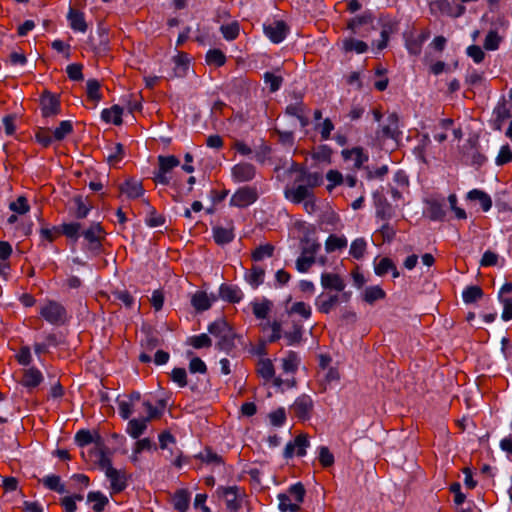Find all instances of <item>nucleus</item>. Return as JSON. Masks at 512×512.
<instances>
[{
	"label": "nucleus",
	"instance_id": "44",
	"mask_svg": "<svg viewBox=\"0 0 512 512\" xmlns=\"http://www.w3.org/2000/svg\"><path fill=\"white\" fill-rule=\"evenodd\" d=\"M186 344L194 349L209 348L212 346V340L207 334L202 333L188 337Z\"/></svg>",
	"mask_w": 512,
	"mask_h": 512
},
{
	"label": "nucleus",
	"instance_id": "37",
	"mask_svg": "<svg viewBox=\"0 0 512 512\" xmlns=\"http://www.w3.org/2000/svg\"><path fill=\"white\" fill-rule=\"evenodd\" d=\"M264 83L269 87L271 93L277 92L283 83V76L278 69L275 72H265L263 75Z\"/></svg>",
	"mask_w": 512,
	"mask_h": 512
},
{
	"label": "nucleus",
	"instance_id": "45",
	"mask_svg": "<svg viewBox=\"0 0 512 512\" xmlns=\"http://www.w3.org/2000/svg\"><path fill=\"white\" fill-rule=\"evenodd\" d=\"M483 296L482 289L477 285H471L466 287L462 292L463 301L466 304L475 303L480 300Z\"/></svg>",
	"mask_w": 512,
	"mask_h": 512
},
{
	"label": "nucleus",
	"instance_id": "48",
	"mask_svg": "<svg viewBox=\"0 0 512 512\" xmlns=\"http://www.w3.org/2000/svg\"><path fill=\"white\" fill-rule=\"evenodd\" d=\"M100 82L96 79H89L86 83V93L89 100L97 103L102 99Z\"/></svg>",
	"mask_w": 512,
	"mask_h": 512
},
{
	"label": "nucleus",
	"instance_id": "11",
	"mask_svg": "<svg viewBox=\"0 0 512 512\" xmlns=\"http://www.w3.org/2000/svg\"><path fill=\"white\" fill-rule=\"evenodd\" d=\"M313 407L314 403L312 398L307 394H302L294 401L293 405L291 406V411L296 418L302 421H306L311 418Z\"/></svg>",
	"mask_w": 512,
	"mask_h": 512
},
{
	"label": "nucleus",
	"instance_id": "41",
	"mask_svg": "<svg viewBox=\"0 0 512 512\" xmlns=\"http://www.w3.org/2000/svg\"><path fill=\"white\" fill-rule=\"evenodd\" d=\"M196 458L208 465L224 464L223 458L209 447H206L202 452L196 455Z\"/></svg>",
	"mask_w": 512,
	"mask_h": 512
},
{
	"label": "nucleus",
	"instance_id": "61",
	"mask_svg": "<svg viewBox=\"0 0 512 512\" xmlns=\"http://www.w3.org/2000/svg\"><path fill=\"white\" fill-rule=\"evenodd\" d=\"M102 234V228L99 224L91 225L83 232L84 238L91 244L98 243Z\"/></svg>",
	"mask_w": 512,
	"mask_h": 512
},
{
	"label": "nucleus",
	"instance_id": "38",
	"mask_svg": "<svg viewBox=\"0 0 512 512\" xmlns=\"http://www.w3.org/2000/svg\"><path fill=\"white\" fill-rule=\"evenodd\" d=\"M148 419H131L129 420L126 432L133 438L138 439L147 428Z\"/></svg>",
	"mask_w": 512,
	"mask_h": 512
},
{
	"label": "nucleus",
	"instance_id": "7",
	"mask_svg": "<svg viewBox=\"0 0 512 512\" xmlns=\"http://www.w3.org/2000/svg\"><path fill=\"white\" fill-rule=\"evenodd\" d=\"M180 165V160L174 155L158 156V170L154 172L153 180L161 185H168L170 177L168 174L177 166Z\"/></svg>",
	"mask_w": 512,
	"mask_h": 512
},
{
	"label": "nucleus",
	"instance_id": "34",
	"mask_svg": "<svg viewBox=\"0 0 512 512\" xmlns=\"http://www.w3.org/2000/svg\"><path fill=\"white\" fill-rule=\"evenodd\" d=\"M282 370L287 374H295L299 368L300 358L294 351H289L285 357L282 358Z\"/></svg>",
	"mask_w": 512,
	"mask_h": 512
},
{
	"label": "nucleus",
	"instance_id": "22",
	"mask_svg": "<svg viewBox=\"0 0 512 512\" xmlns=\"http://www.w3.org/2000/svg\"><path fill=\"white\" fill-rule=\"evenodd\" d=\"M373 18L371 14L365 13L360 16H356L348 23V28L353 34L362 35L363 32H368L372 27Z\"/></svg>",
	"mask_w": 512,
	"mask_h": 512
},
{
	"label": "nucleus",
	"instance_id": "47",
	"mask_svg": "<svg viewBox=\"0 0 512 512\" xmlns=\"http://www.w3.org/2000/svg\"><path fill=\"white\" fill-rule=\"evenodd\" d=\"M343 48L346 52L364 53L368 49V45L355 38H346L343 40Z\"/></svg>",
	"mask_w": 512,
	"mask_h": 512
},
{
	"label": "nucleus",
	"instance_id": "16",
	"mask_svg": "<svg viewBox=\"0 0 512 512\" xmlns=\"http://www.w3.org/2000/svg\"><path fill=\"white\" fill-rule=\"evenodd\" d=\"M498 298L502 304V319H512V283H505L499 291Z\"/></svg>",
	"mask_w": 512,
	"mask_h": 512
},
{
	"label": "nucleus",
	"instance_id": "51",
	"mask_svg": "<svg viewBox=\"0 0 512 512\" xmlns=\"http://www.w3.org/2000/svg\"><path fill=\"white\" fill-rule=\"evenodd\" d=\"M277 498L279 501L278 508L281 512H299L301 510V506L291 502V498L288 494L280 493Z\"/></svg>",
	"mask_w": 512,
	"mask_h": 512
},
{
	"label": "nucleus",
	"instance_id": "26",
	"mask_svg": "<svg viewBox=\"0 0 512 512\" xmlns=\"http://www.w3.org/2000/svg\"><path fill=\"white\" fill-rule=\"evenodd\" d=\"M213 238L218 245H226L233 241L234 227L232 224H229L228 227L215 226L212 229Z\"/></svg>",
	"mask_w": 512,
	"mask_h": 512
},
{
	"label": "nucleus",
	"instance_id": "54",
	"mask_svg": "<svg viewBox=\"0 0 512 512\" xmlns=\"http://www.w3.org/2000/svg\"><path fill=\"white\" fill-rule=\"evenodd\" d=\"M288 493H289V496L294 498V500H295L294 504H298L300 506L301 503L304 502L306 490H305L304 485L301 482L292 484L288 488Z\"/></svg>",
	"mask_w": 512,
	"mask_h": 512
},
{
	"label": "nucleus",
	"instance_id": "20",
	"mask_svg": "<svg viewBox=\"0 0 512 512\" xmlns=\"http://www.w3.org/2000/svg\"><path fill=\"white\" fill-rule=\"evenodd\" d=\"M430 37V31L428 29L422 30L417 35H410L406 38L405 46L408 52L412 55H419L422 50V45Z\"/></svg>",
	"mask_w": 512,
	"mask_h": 512
},
{
	"label": "nucleus",
	"instance_id": "19",
	"mask_svg": "<svg viewBox=\"0 0 512 512\" xmlns=\"http://www.w3.org/2000/svg\"><path fill=\"white\" fill-rule=\"evenodd\" d=\"M40 313L45 320H61L66 317L65 308L55 301H49L42 305Z\"/></svg>",
	"mask_w": 512,
	"mask_h": 512
},
{
	"label": "nucleus",
	"instance_id": "33",
	"mask_svg": "<svg viewBox=\"0 0 512 512\" xmlns=\"http://www.w3.org/2000/svg\"><path fill=\"white\" fill-rule=\"evenodd\" d=\"M385 296V291L379 285L367 286L362 292V299L368 304L382 300Z\"/></svg>",
	"mask_w": 512,
	"mask_h": 512
},
{
	"label": "nucleus",
	"instance_id": "21",
	"mask_svg": "<svg viewBox=\"0 0 512 512\" xmlns=\"http://www.w3.org/2000/svg\"><path fill=\"white\" fill-rule=\"evenodd\" d=\"M105 475L110 481V489L113 493H120L126 489L127 477L124 471L114 468Z\"/></svg>",
	"mask_w": 512,
	"mask_h": 512
},
{
	"label": "nucleus",
	"instance_id": "62",
	"mask_svg": "<svg viewBox=\"0 0 512 512\" xmlns=\"http://www.w3.org/2000/svg\"><path fill=\"white\" fill-rule=\"evenodd\" d=\"M493 114L495 115L496 121L498 122L497 129H500V125L503 121L511 117L509 108L505 102L498 103L494 108Z\"/></svg>",
	"mask_w": 512,
	"mask_h": 512
},
{
	"label": "nucleus",
	"instance_id": "52",
	"mask_svg": "<svg viewBox=\"0 0 512 512\" xmlns=\"http://www.w3.org/2000/svg\"><path fill=\"white\" fill-rule=\"evenodd\" d=\"M206 62L208 65H213L215 67H221L226 62V56L219 49H210L206 53Z\"/></svg>",
	"mask_w": 512,
	"mask_h": 512
},
{
	"label": "nucleus",
	"instance_id": "15",
	"mask_svg": "<svg viewBox=\"0 0 512 512\" xmlns=\"http://www.w3.org/2000/svg\"><path fill=\"white\" fill-rule=\"evenodd\" d=\"M285 114L295 117L302 128H305L309 124L307 107L301 99H296L295 102L288 104L285 109Z\"/></svg>",
	"mask_w": 512,
	"mask_h": 512
},
{
	"label": "nucleus",
	"instance_id": "18",
	"mask_svg": "<svg viewBox=\"0 0 512 512\" xmlns=\"http://www.w3.org/2000/svg\"><path fill=\"white\" fill-rule=\"evenodd\" d=\"M341 154L343 159L346 162H351L355 169H360L369 159L368 154L361 147L344 149Z\"/></svg>",
	"mask_w": 512,
	"mask_h": 512
},
{
	"label": "nucleus",
	"instance_id": "5",
	"mask_svg": "<svg viewBox=\"0 0 512 512\" xmlns=\"http://www.w3.org/2000/svg\"><path fill=\"white\" fill-rule=\"evenodd\" d=\"M321 248L320 243L315 240L305 239L301 249V254L296 260V269L301 273H306L316 262V255Z\"/></svg>",
	"mask_w": 512,
	"mask_h": 512
},
{
	"label": "nucleus",
	"instance_id": "36",
	"mask_svg": "<svg viewBox=\"0 0 512 512\" xmlns=\"http://www.w3.org/2000/svg\"><path fill=\"white\" fill-rule=\"evenodd\" d=\"M87 502L93 503L92 509L94 512H102L109 503V500L102 492L91 491L87 494Z\"/></svg>",
	"mask_w": 512,
	"mask_h": 512
},
{
	"label": "nucleus",
	"instance_id": "29",
	"mask_svg": "<svg viewBox=\"0 0 512 512\" xmlns=\"http://www.w3.org/2000/svg\"><path fill=\"white\" fill-rule=\"evenodd\" d=\"M374 270L378 276H383L386 273L391 272L393 278L399 277V272L396 265L388 257H383L377 263H375Z\"/></svg>",
	"mask_w": 512,
	"mask_h": 512
},
{
	"label": "nucleus",
	"instance_id": "31",
	"mask_svg": "<svg viewBox=\"0 0 512 512\" xmlns=\"http://www.w3.org/2000/svg\"><path fill=\"white\" fill-rule=\"evenodd\" d=\"M265 270L260 266L254 265L245 272L246 282L253 288L259 287L264 282Z\"/></svg>",
	"mask_w": 512,
	"mask_h": 512
},
{
	"label": "nucleus",
	"instance_id": "23",
	"mask_svg": "<svg viewBox=\"0 0 512 512\" xmlns=\"http://www.w3.org/2000/svg\"><path fill=\"white\" fill-rule=\"evenodd\" d=\"M219 296L222 300L230 303L240 302L244 296L242 290L232 284L223 283L219 287Z\"/></svg>",
	"mask_w": 512,
	"mask_h": 512
},
{
	"label": "nucleus",
	"instance_id": "43",
	"mask_svg": "<svg viewBox=\"0 0 512 512\" xmlns=\"http://www.w3.org/2000/svg\"><path fill=\"white\" fill-rule=\"evenodd\" d=\"M287 309L290 315H297L305 319L310 318L312 314L311 306L302 301L292 303Z\"/></svg>",
	"mask_w": 512,
	"mask_h": 512
},
{
	"label": "nucleus",
	"instance_id": "42",
	"mask_svg": "<svg viewBox=\"0 0 512 512\" xmlns=\"http://www.w3.org/2000/svg\"><path fill=\"white\" fill-rule=\"evenodd\" d=\"M257 372L266 381L273 379L275 369L272 361L270 359H260L257 363Z\"/></svg>",
	"mask_w": 512,
	"mask_h": 512
},
{
	"label": "nucleus",
	"instance_id": "30",
	"mask_svg": "<svg viewBox=\"0 0 512 512\" xmlns=\"http://www.w3.org/2000/svg\"><path fill=\"white\" fill-rule=\"evenodd\" d=\"M70 27L77 32L84 33L87 30V24L84 14L78 10L70 9L68 16Z\"/></svg>",
	"mask_w": 512,
	"mask_h": 512
},
{
	"label": "nucleus",
	"instance_id": "57",
	"mask_svg": "<svg viewBox=\"0 0 512 512\" xmlns=\"http://www.w3.org/2000/svg\"><path fill=\"white\" fill-rule=\"evenodd\" d=\"M394 216L392 206L386 201L380 202L376 208V217L382 222L389 221Z\"/></svg>",
	"mask_w": 512,
	"mask_h": 512
},
{
	"label": "nucleus",
	"instance_id": "32",
	"mask_svg": "<svg viewBox=\"0 0 512 512\" xmlns=\"http://www.w3.org/2000/svg\"><path fill=\"white\" fill-rule=\"evenodd\" d=\"M467 199L471 201H478L484 212H487L492 207L491 197L484 191L479 189H472L467 193Z\"/></svg>",
	"mask_w": 512,
	"mask_h": 512
},
{
	"label": "nucleus",
	"instance_id": "14",
	"mask_svg": "<svg viewBox=\"0 0 512 512\" xmlns=\"http://www.w3.org/2000/svg\"><path fill=\"white\" fill-rule=\"evenodd\" d=\"M321 286L325 290L345 292L346 282L337 273L323 272L320 278Z\"/></svg>",
	"mask_w": 512,
	"mask_h": 512
},
{
	"label": "nucleus",
	"instance_id": "9",
	"mask_svg": "<svg viewBox=\"0 0 512 512\" xmlns=\"http://www.w3.org/2000/svg\"><path fill=\"white\" fill-rule=\"evenodd\" d=\"M310 446V441L307 434L301 433L297 435L294 440L289 441L283 451L285 459H291L293 456L304 457L307 453V448Z\"/></svg>",
	"mask_w": 512,
	"mask_h": 512
},
{
	"label": "nucleus",
	"instance_id": "2",
	"mask_svg": "<svg viewBox=\"0 0 512 512\" xmlns=\"http://www.w3.org/2000/svg\"><path fill=\"white\" fill-rule=\"evenodd\" d=\"M262 330L265 333L269 332V342L284 339L288 346L300 343L303 335V328L298 322H266Z\"/></svg>",
	"mask_w": 512,
	"mask_h": 512
},
{
	"label": "nucleus",
	"instance_id": "64",
	"mask_svg": "<svg viewBox=\"0 0 512 512\" xmlns=\"http://www.w3.org/2000/svg\"><path fill=\"white\" fill-rule=\"evenodd\" d=\"M148 207H149V212H148L146 220H145L146 224L152 228L164 225L165 218L162 215L158 214L153 207H151L149 205H148Z\"/></svg>",
	"mask_w": 512,
	"mask_h": 512
},
{
	"label": "nucleus",
	"instance_id": "59",
	"mask_svg": "<svg viewBox=\"0 0 512 512\" xmlns=\"http://www.w3.org/2000/svg\"><path fill=\"white\" fill-rule=\"evenodd\" d=\"M74 440L79 447H85L96 441L92 433L87 429L78 430L75 434Z\"/></svg>",
	"mask_w": 512,
	"mask_h": 512
},
{
	"label": "nucleus",
	"instance_id": "8",
	"mask_svg": "<svg viewBox=\"0 0 512 512\" xmlns=\"http://www.w3.org/2000/svg\"><path fill=\"white\" fill-rule=\"evenodd\" d=\"M258 199L257 189L251 186H243L235 191L230 198V205L238 208H245Z\"/></svg>",
	"mask_w": 512,
	"mask_h": 512
},
{
	"label": "nucleus",
	"instance_id": "13",
	"mask_svg": "<svg viewBox=\"0 0 512 512\" xmlns=\"http://www.w3.org/2000/svg\"><path fill=\"white\" fill-rule=\"evenodd\" d=\"M218 300V297L211 293L208 294L205 291H196L191 296V305L197 312H203L212 307V305Z\"/></svg>",
	"mask_w": 512,
	"mask_h": 512
},
{
	"label": "nucleus",
	"instance_id": "58",
	"mask_svg": "<svg viewBox=\"0 0 512 512\" xmlns=\"http://www.w3.org/2000/svg\"><path fill=\"white\" fill-rule=\"evenodd\" d=\"M73 130V126L71 121L64 120L61 121L59 126L55 128L53 131V137L57 141L63 140L68 134H70Z\"/></svg>",
	"mask_w": 512,
	"mask_h": 512
},
{
	"label": "nucleus",
	"instance_id": "50",
	"mask_svg": "<svg viewBox=\"0 0 512 512\" xmlns=\"http://www.w3.org/2000/svg\"><path fill=\"white\" fill-rule=\"evenodd\" d=\"M274 246L271 244L260 245L255 248L251 254V257L254 261L260 262L266 258H270L273 256Z\"/></svg>",
	"mask_w": 512,
	"mask_h": 512
},
{
	"label": "nucleus",
	"instance_id": "17",
	"mask_svg": "<svg viewBox=\"0 0 512 512\" xmlns=\"http://www.w3.org/2000/svg\"><path fill=\"white\" fill-rule=\"evenodd\" d=\"M41 112L44 117H52L60 112V101L57 96L45 92L40 99Z\"/></svg>",
	"mask_w": 512,
	"mask_h": 512
},
{
	"label": "nucleus",
	"instance_id": "28",
	"mask_svg": "<svg viewBox=\"0 0 512 512\" xmlns=\"http://www.w3.org/2000/svg\"><path fill=\"white\" fill-rule=\"evenodd\" d=\"M190 498L191 494L188 490H177L172 497L174 508L179 512H186L189 508Z\"/></svg>",
	"mask_w": 512,
	"mask_h": 512
},
{
	"label": "nucleus",
	"instance_id": "35",
	"mask_svg": "<svg viewBox=\"0 0 512 512\" xmlns=\"http://www.w3.org/2000/svg\"><path fill=\"white\" fill-rule=\"evenodd\" d=\"M123 109L119 105H113L111 108L103 109L101 118L107 123L120 125L122 123Z\"/></svg>",
	"mask_w": 512,
	"mask_h": 512
},
{
	"label": "nucleus",
	"instance_id": "49",
	"mask_svg": "<svg viewBox=\"0 0 512 512\" xmlns=\"http://www.w3.org/2000/svg\"><path fill=\"white\" fill-rule=\"evenodd\" d=\"M382 136L385 138L396 139L399 135L398 119L391 115L388 117V123L382 127Z\"/></svg>",
	"mask_w": 512,
	"mask_h": 512
},
{
	"label": "nucleus",
	"instance_id": "6",
	"mask_svg": "<svg viewBox=\"0 0 512 512\" xmlns=\"http://www.w3.org/2000/svg\"><path fill=\"white\" fill-rule=\"evenodd\" d=\"M350 292H343L341 294L321 293L315 299V306L318 312L323 314L330 313L340 302H348L350 299Z\"/></svg>",
	"mask_w": 512,
	"mask_h": 512
},
{
	"label": "nucleus",
	"instance_id": "25",
	"mask_svg": "<svg viewBox=\"0 0 512 512\" xmlns=\"http://www.w3.org/2000/svg\"><path fill=\"white\" fill-rule=\"evenodd\" d=\"M42 381H43L42 372L36 367H31L24 371L23 377L21 380V384L25 388L32 390V389H35L36 387H38Z\"/></svg>",
	"mask_w": 512,
	"mask_h": 512
},
{
	"label": "nucleus",
	"instance_id": "60",
	"mask_svg": "<svg viewBox=\"0 0 512 512\" xmlns=\"http://www.w3.org/2000/svg\"><path fill=\"white\" fill-rule=\"evenodd\" d=\"M9 209L15 213L23 215L29 212L30 206L26 197L19 196L16 201H13L9 204Z\"/></svg>",
	"mask_w": 512,
	"mask_h": 512
},
{
	"label": "nucleus",
	"instance_id": "3",
	"mask_svg": "<svg viewBox=\"0 0 512 512\" xmlns=\"http://www.w3.org/2000/svg\"><path fill=\"white\" fill-rule=\"evenodd\" d=\"M208 331L216 338V347L227 353L236 347V342H240V335L233 330L229 322H211Z\"/></svg>",
	"mask_w": 512,
	"mask_h": 512
},
{
	"label": "nucleus",
	"instance_id": "1",
	"mask_svg": "<svg viewBox=\"0 0 512 512\" xmlns=\"http://www.w3.org/2000/svg\"><path fill=\"white\" fill-rule=\"evenodd\" d=\"M292 183L285 188L284 194L287 200L294 204H300L303 199L314 194L313 189L322 184L323 177L319 172H310L301 165L292 164L289 169Z\"/></svg>",
	"mask_w": 512,
	"mask_h": 512
},
{
	"label": "nucleus",
	"instance_id": "46",
	"mask_svg": "<svg viewBox=\"0 0 512 512\" xmlns=\"http://www.w3.org/2000/svg\"><path fill=\"white\" fill-rule=\"evenodd\" d=\"M367 249V241L363 237L356 238L352 241L349 249V254L354 259H361Z\"/></svg>",
	"mask_w": 512,
	"mask_h": 512
},
{
	"label": "nucleus",
	"instance_id": "40",
	"mask_svg": "<svg viewBox=\"0 0 512 512\" xmlns=\"http://www.w3.org/2000/svg\"><path fill=\"white\" fill-rule=\"evenodd\" d=\"M348 241L344 235H330L325 241V250L327 253H332L336 250H341L347 247Z\"/></svg>",
	"mask_w": 512,
	"mask_h": 512
},
{
	"label": "nucleus",
	"instance_id": "10",
	"mask_svg": "<svg viewBox=\"0 0 512 512\" xmlns=\"http://www.w3.org/2000/svg\"><path fill=\"white\" fill-rule=\"evenodd\" d=\"M264 34L275 44H279L286 38L289 27L282 20H274L263 25Z\"/></svg>",
	"mask_w": 512,
	"mask_h": 512
},
{
	"label": "nucleus",
	"instance_id": "24",
	"mask_svg": "<svg viewBox=\"0 0 512 512\" xmlns=\"http://www.w3.org/2000/svg\"><path fill=\"white\" fill-rule=\"evenodd\" d=\"M120 191L128 199H137L143 196L144 189L141 181L137 179H128L120 185Z\"/></svg>",
	"mask_w": 512,
	"mask_h": 512
},
{
	"label": "nucleus",
	"instance_id": "53",
	"mask_svg": "<svg viewBox=\"0 0 512 512\" xmlns=\"http://www.w3.org/2000/svg\"><path fill=\"white\" fill-rule=\"evenodd\" d=\"M501 41L502 37L499 36L498 32L496 30H490L484 39L483 46L488 51H495L499 48Z\"/></svg>",
	"mask_w": 512,
	"mask_h": 512
},
{
	"label": "nucleus",
	"instance_id": "39",
	"mask_svg": "<svg viewBox=\"0 0 512 512\" xmlns=\"http://www.w3.org/2000/svg\"><path fill=\"white\" fill-rule=\"evenodd\" d=\"M40 482L49 490L55 491L59 494L66 492L65 485L61 483V478L58 475L50 474L44 476Z\"/></svg>",
	"mask_w": 512,
	"mask_h": 512
},
{
	"label": "nucleus",
	"instance_id": "12",
	"mask_svg": "<svg viewBox=\"0 0 512 512\" xmlns=\"http://www.w3.org/2000/svg\"><path fill=\"white\" fill-rule=\"evenodd\" d=\"M256 176V168L248 162H240L231 168V177L235 183L252 181Z\"/></svg>",
	"mask_w": 512,
	"mask_h": 512
},
{
	"label": "nucleus",
	"instance_id": "27",
	"mask_svg": "<svg viewBox=\"0 0 512 512\" xmlns=\"http://www.w3.org/2000/svg\"><path fill=\"white\" fill-rule=\"evenodd\" d=\"M250 306H251L253 315L257 319H266L273 307V303L266 298H261V299H255L254 301H252L250 303Z\"/></svg>",
	"mask_w": 512,
	"mask_h": 512
},
{
	"label": "nucleus",
	"instance_id": "63",
	"mask_svg": "<svg viewBox=\"0 0 512 512\" xmlns=\"http://www.w3.org/2000/svg\"><path fill=\"white\" fill-rule=\"evenodd\" d=\"M176 73L182 76L186 73L189 65V58L186 53L180 52L174 57Z\"/></svg>",
	"mask_w": 512,
	"mask_h": 512
},
{
	"label": "nucleus",
	"instance_id": "56",
	"mask_svg": "<svg viewBox=\"0 0 512 512\" xmlns=\"http://www.w3.org/2000/svg\"><path fill=\"white\" fill-rule=\"evenodd\" d=\"M318 460L323 468L331 467L335 458L327 446L318 447Z\"/></svg>",
	"mask_w": 512,
	"mask_h": 512
},
{
	"label": "nucleus",
	"instance_id": "55",
	"mask_svg": "<svg viewBox=\"0 0 512 512\" xmlns=\"http://www.w3.org/2000/svg\"><path fill=\"white\" fill-rule=\"evenodd\" d=\"M81 225L79 223H64L59 227V233H62L66 237L77 240L79 238V232Z\"/></svg>",
	"mask_w": 512,
	"mask_h": 512
},
{
	"label": "nucleus",
	"instance_id": "4",
	"mask_svg": "<svg viewBox=\"0 0 512 512\" xmlns=\"http://www.w3.org/2000/svg\"><path fill=\"white\" fill-rule=\"evenodd\" d=\"M217 493L225 501L226 509L229 512H237L242 508L243 500L246 497L245 490L237 485L219 486Z\"/></svg>",
	"mask_w": 512,
	"mask_h": 512
}]
</instances>
